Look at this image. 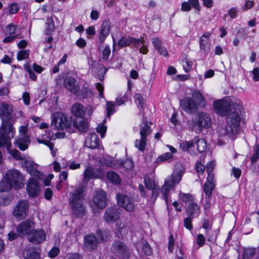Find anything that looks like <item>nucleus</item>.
Listing matches in <instances>:
<instances>
[{"label":"nucleus","instance_id":"57","mask_svg":"<svg viewBox=\"0 0 259 259\" xmlns=\"http://www.w3.org/2000/svg\"><path fill=\"white\" fill-rule=\"evenodd\" d=\"M254 152L251 157V161L252 163L256 162L259 159V146L256 145L254 148Z\"/></svg>","mask_w":259,"mask_h":259},{"label":"nucleus","instance_id":"2","mask_svg":"<svg viewBox=\"0 0 259 259\" xmlns=\"http://www.w3.org/2000/svg\"><path fill=\"white\" fill-rule=\"evenodd\" d=\"M233 107V111L226 118V122L231 132L237 134L240 130V115L243 109L240 104H235Z\"/></svg>","mask_w":259,"mask_h":259},{"label":"nucleus","instance_id":"45","mask_svg":"<svg viewBox=\"0 0 259 259\" xmlns=\"http://www.w3.org/2000/svg\"><path fill=\"white\" fill-rule=\"evenodd\" d=\"M128 233V229L127 227L124 226H118L116 228V235L119 238H123Z\"/></svg>","mask_w":259,"mask_h":259},{"label":"nucleus","instance_id":"37","mask_svg":"<svg viewBox=\"0 0 259 259\" xmlns=\"http://www.w3.org/2000/svg\"><path fill=\"white\" fill-rule=\"evenodd\" d=\"M215 188V184L210 182H205L204 184L203 190L204 191L206 198L209 199L211 196L212 192Z\"/></svg>","mask_w":259,"mask_h":259},{"label":"nucleus","instance_id":"46","mask_svg":"<svg viewBox=\"0 0 259 259\" xmlns=\"http://www.w3.org/2000/svg\"><path fill=\"white\" fill-rule=\"evenodd\" d=\"M142 249L144 253L147 256L151 255L153 252L152 249L146 240H144L142 243Z\"/></svg>","mask_w":259,"mask_h":259},{"label":"nucleus","instance_id":"24","mask_svg":"<svg viewBox=\"0 0 259 259\" xmlns=\"http://www.w3.org/2000/svg\"><path fill=\"white\" fill-rule=\"evenodd\" d=\"M110 32V22L108 20L103 21L99 33V41L100 44L104 42Z\"/></svg>","mask_w":259,"mask_h":259},{"label":"nucleus","instance_id":"28","mask_svg":"<svg viewBox=\"0 0 259 259\" xmlns=\"http://www.w3.org/2000/svg\"><path fill=\"white\" fill-rule=\"evenodd\" d=\"M29 137L27 136H24L21 138L16 139L14 142V144L21 151H24L27 149L29 146Z\"/></svg>","mask_w":259,"mask_h":259},{"label":"nucleus","instance_id":"17","mask_svg":"<svg viewBox=\"0 0 259 259\" xmlns=\"http://www.w3.org/2000/svg\"><path fill=\"white\" fill-rule=\"evenodd\" d=\"M23 164L31 176L35 177L38 179H42L44 175L37 169L38 165L34 162L28 159H25Z\"/></svg>","mask_w":259,"mask_h":259},{"label":"nucleus","instance_id":"59","mask_svg":"<svg viewBox=\"0 0 259 259\" xmlns=\"http://www.w3.org/2000/svg\"><path fill=\"white\" fill-rule=\"evenodd\" d=\"M188 2L196 11L199 12L201 10V7L198 0H188Z\"/></svg>","mask_w":259,"mask_h":259},{"label":"nucleus","instance_id":"20","mask_svg":"<svg viewBox=\"0 0 259 259\" xmlns=\"http://www.w3.org/2000/svg\"><path fill=\"white\" fill-rule=\"evenodd\" d=\"M13 106L11 105L1 103L0 104V118L3 121H10L12 118Z\"/></svg>","mask_w":259,"mask_h":259},{"label":"nucleus","instance_id":"9","mask_svg":"<svg viewBox=\"0 0 259 259\" xmlns=\"http://www.w3.org/2000/svg\"><path fill=\"white\" fill-rule=\"evenodd\" d=\"M144 184L147 190L151 191L149 193L151 200L153 203L156 201L159 194V187L156 184L155 181L147 175L144 177Z\"/></svg>","mask_w":259,"mask_h":259},{"label":"nucleus","instance_id":"19","mask_svg":"<svg viewBox=\"0 0 259 259\" xmlns=\"http://www.w3.org/2000/svg\"><path fill=\"white\" fill-rule=\"evenodd\" d=\"M46 238V232L42 229H34L29 234L28 239L33 244H39L45 241Z\"/></svg>","mask_w":259,"mask_h":259},{"label":"nucleus","instance_id":"42","mask_svg":"<svg viewBox=\"0 0 259 259\" xmlns=\"http://www.w3.org/2000/svg\"><path fill=\"white\" fill-rule=\"evenodd\" d=\"M147 138L144 137H141L140 140H136L135 142V146L139 149V151H144L147 143Z\"/></svg>","mask_w":259,"mask_h":259},{"label":"nucleus","instance_id":"23","mask_svg":"<svg viewBox=\"0 0 259 259\" xmlns=\"http://www.w3.org/2000/svg\"><path fill=\"white\" fill-rule=\"evenodd\" d=\"M64 86L74 95H77L79 92V83L74 78L71 76H67L64 78Z\"/></svg>","mask_w":259,"mask_h":259},{"label":"nucleus","instance_id":"6","mask_svg":"<svg viewBox=\"0 0 259 259\" xmlns=\"http://www.w3.org/2000/svg\"><path fill=\"white\" fill-rule=\"evenodd\" d=\"M181 180V175L179 171L175 174L165 179V183L161 188V192L162 198L165 200L166 204H168V196L171 188H174L176 184L179 183Z\"/></svg>","mask_w":259,"mask_h":259},{"label":"nucleus","instance_id":"21","mask_svg":"<svg viewBox=\"0 0 259 259\" xmlns=\"http://www.w3.org/2000/svg\"><path fill=\"white\" fill-rule=\"evenodd\" d=\"M140 43H143V37L136 38L131 36H122L118 41V46L122 48L126 46L131 47V45H134L138 48L137 46L139 45Z\"/></svg>","mask_w":259,"mask_h":259},{"label":"nucleus","instance_id":"4","mask_svg":"<svg viewBox=\"0 0 259 259\" xmlns=\"http://www.w3.org/2000/svg\"><path fill=\"white\" fill-rule=\"evenodd\" d=\"M72 124L71 118L61 112H55L52 115L51 126L57 130L69 129Z\"/></svg>","mask_w":259,"mask_h":259},{"label":"nucleus","instance_id":"58","mask_svg":"<svg viewBox=\"0 0 259 259\" xmlns=\"http://www.w3.org/2000/svg\"><path fill=\"white\" fill-rule=\"evenodd\" d=\"M134 98L135 99L136 102L139 104V106L141 108H143L144 107L143 98L141 94L139 93L135 94Z\"/></svg>","mask_w":259,"mask_h":259},{"label":"nucleus","instance_id":"38","mask_svg":"<svg viewBox=\"0 0 259 259\" xmlns=\"http://www.w3.org/2000/svg\"><path fill=\"white\" fill-rule=\"evenodd\" d=\"M174 157L173 155L171 154V153L170 152H166L164 153H163L161 155L159 156L156 161L155 163L156 164H160L161 162H165V161H168L169 162L170 160L172 159Z\"/></svg>","mask_w":259,"mask_h":259},{"label":"nucleus","instance_id":"49","mask_svg":"<svg viewBox=\"0 0 259 259\" xmlns=\"http://www.w3.org/2000/svg\"><path fill=\"white\" fill-rule=\"evenodd\" d=\"M118 163L126 169H131L134 167V163L131 159H127L124 161L120 160Z\"/></svg>","mask_w":259,"mask_h":259},{"label":"nucleus","instance_id":"11","mask_svg":"<svg viewBox=\"0 0 259 259\" xmlns=\"http://www.w3.org/2000/svg\"><path fill=\"white\" fill-rule=\"evenodd\" d=\"M117 202L118 205L126 211L132 212L135 208L134 200L129 196L121 193L116 194Z\"/></svg>","mask_w":259,"mask_h":259},{"label":"nucleus","instance_id":"18","mask_svg":"<svg viewBox=\"0 0 259 259\" xmlns=\"http://www.w3.org/2000/svg\"><path fill=\"white\" fill-rule=\"evenodd\" d=\"M26 190L30 197H37L40 193V186L37 180L34 178H30L26 185Z\"/></svg>","mask_w":259,"mask_h":259},{"label":"nucleus","instance_id":"35","mask_svg":"<svg viewBox=\"0 0 259 259\" xmlns=\"http://www.w3.org/2000/svg\"><path fill=\"white\" fill-rule=\"evenodd\" d=\"M13 185L5 176L4 179L0 182V192L10 191Z\"/></svg>","mask_w":259,"mask_h":259},{"label":"nucleus","instance_id":"16","mask_svg":"<svg viewBox=\"0 0 259 259\" xmlns=\"http://www.w3.org/2000/svg\"><path fill=\"white\" fill-rule=\"evenodd\" d=\"M98 245V239L94 234L91 233L84 236L83 246L85 250L92 251L97 249Z\"/></svg>","mask_w":259,"mask_h":259},{"label":"nucleus","instance_id":"60","mask_svg":"<svg viewBox=\"0 0 259 259\" xmlns=\"http://www.w3.org/2000/svg\"><path fill=\"white\" fill-rule=\"evenodd\" d=\"M60 252V249L57 247H53L49 252V256L51 258L55 257Z\"/></svg>","mask_w":259,"mask_h":259},{"label":"nucleus","instance_id":"5","mask_svg":"<svg viewBox=\"0 0 259 259\" xmlns=\"http://www.w3.org/2000/svg\"><path fill=\"white\" fill-rule=\"evenodd\" d=\"M110 250L119 259H130L131 253L127 246L122 241L116 240L111 245Z\"/></svg>","mask_w":259,"mask_h":259},{"label":"nucleus","instance_id":"30","mask_svg":"<svg viewBox=\"0 0 259 259\" xmlns=\"http://www.w3.org/2000/svg\"><path fill=\"white\" fill-rule=\"evenodd\" d=\"M194 144H196L197 150L200 153H202L206 150L207 144L204 139L200 138L198 136H195L194 138Z\"/></svg>","mask_w":259,"mask_h":259},{"label":"nucleus","instance_id":"52","mask_svg":"<svg viewBox=\"0 0 259 259\" xmlns=\"http://www.w3.org/2000/svg\"><path fill=\"white\" fill-rule=\"evenodd\" d=\"M9 13L10 14H16L20 9L19 6L16 3L11 4L9 7Z\"/></svg>","mask_w":259,"mask_h":259},{"label":"nucleus","instance_id":"61","mask_svg":"<svg viewBox=\"0 0 259 259\" xmlns=\"http://www.w3.org/2000/svg\"><path fill=\"white\" fill-rule=\"evenodd\" d=\"M39 255L36 251H31L27 254L25 259H39Z\"/></svg>","mask_w":259,"mask_h":259},{"label":"nucleus","instance_id":"39","mask_svg":"<svg viewBox=\"0 0 259 259\" xmlns=\"http://www.w3.org/2000/svg\"><path fill=\"white\" fill-rule=\"evenodd\" d=\"M214 164L212 162L208 163L206 166V171L207 172V181L206 182H210L211 183H214L213 180V174L211 173Z\"/></svg>","mask_w":259,"mask_h":259},{"label":"nucleus","instance_id":"8","mask_svg":"<svg viewBox=\"0 0 259 259\" xmlns=\"http://www.w3.org/2000/svg\"><path fill=\"white\" fill-rule=\"evenodd\" d=\"M106 193L103 190H98L96 192L93 199V210L94 212H98L97 209H104L107 205Z\"/></svg>","mask_w":259,"mask_h":259},{"label":"nucleus","instance_id":"47","mask_svg":"<svg viewBox=\"0 0 259 259\" xmlns=\"http://www.w3.org/2000/svg\"><path fill=\"white\" fill-rule=\"evenodd\" d=\"M11 198L9 194L0 195V206H6L10 204Z\"/></svg>","mask_w":259,"mask_h":259},{"label":"nucleus","instance_id":"54","mask_svg":"<svg viewBox=\"0 0 259 259\" xmlns=\"http://www.w3.org/2000/svg\"><path fill=\"white\" fill-rule=\"evenodd\" d=\"M238 37L246 38L248 34V29L245 27L240 28L237 31Z\"/></svg>","mask_w":259,"mask_h":259},{"label":"nucleus","instance_id":"7","mask_svg":"<svg viewBox=\"0 0 259 259\" xmlns=\"http://www.w3.org/2000/svg\"><path fill=\"white\" fill-rule=\"evenodd\" d=\"M213 109L216 113L221 116H228L233 111V108L235 104H239L238 103L230 104L226 100L222 99L213 102Z\"/></svg>","mask_w":259,"mask_h":259},{"label":"nucleus","instance_id":"41","mask_svg":"<svg viewBox=\"0 0 259 259\" xmlns=\"http://www.w3.org/2000/svg\"><path fill=\"white\" fill-rule=\"evenodd\" d=\"M144 125L141 126L140 134L141 137H144L147 138V137L151 134L152 131L147 121L144 122Z\"/></svg>","mask_w":259,"mask_h":259},{"label":"nucleus","instance_id":"10","mask_svg":"<svg viewBox=\"0 0 259 259\" xmlns=\"http://www.w3.org/2000/svg\"><path fill=\"white\" fill-rule=\"evenodd\" d=\"M194 126H198L199 130L201 131L202 128H207L211 125V119L207 113L201 112L195 116L192 120Z\"/></svg>","mask_w":259,"mask_h":259},{"label":"nucleus","instance_id":"14","mask_svg":"<svg viewBox=\"0 0 259 259\" xmlns=\"http://www.w3.org/2000/svg\"><path fill=\"white\" fill-rule=\"evenodd\" d=\"M29 203L27 200H20L18 202L17 205L14 207L13 214L16 218H24L29 210Z\"/></svg>","mask_w":259,"mask_h":259},{"label":"nucleus","instance_id":"32","mask_svg":"<svg viewBox=\"0 0 259 259\" xmlns=\"http://www.w3.org/2000/svg\"><path fill=\"white\" fill-rule=\"evenodd\" d=\"M106 178L110 183L114 185H119L121 183V179L119 176L113 171H109L106 174Z\"/></svg>","mask_w":259,"mask_h":259},{"label":"nucleus","instance_id":"56","mask_svg":"<svg viewBox=\"0 0 259 259\" xmlns=\"http://www.w3.org/2000/svg\"><path fill=\"white\" fill-rule=\"evenodd\" d=\"M28 51L21 50L18 52L17 58L18 60L20 61L28 58Z\"/></svg>","mask_w":259,"mask_h":259},{"label":"nucleus","instance_id":"53","mask_svg":"<svg viewBox=\"0 0 259 259\" xmlns=\"http://www.w3.org/2000/svg\"><path fill=\"white\" fill-rule=\"evenodd\" d=\"M106 110L107 116H109L111 114L115 112L114 106L115 105L112 102H107L106 103Z\"/></svg>","mask_w":259,"mask_h":259},{"label":"nucleus","instance_id":"31","mask_svg":"<svg viewBox=\"0 0 259 259\" xmlns=\"http://www.w3.org/2000/svg\"><path fill=\"white\" fill-rule=\"evenodd\" d=\"M257 252H259V247L245 248L243 252V259H252Z\"/></svg>","mask_w":259,"mask_h":259},{"label":"nucleus","instance_id":"12","mask_svg":"<svg viewBox=\"0 0 259 259\" xmlns=\"http://www.w3.org/2000/svg\"><path fill=\"white\" fill-rule=\"evenodd\" d=\"M182 109L190 114H195L198 110V105L196 101L190 97H186L180 101Z\"/></svg>","mask_w":259,"mask_h":259},{"label":"nucleus","instance_id":"34","mask_svg":"<svg viewBox=\"0 0 259 259\" xmlns=\"http://www.w3.org/2000/svg\"><path fill=\"white\" fill-rule=\"evenodd\" d=\"M192 97L197 101L198 106L204 107L206 105V101L202 94L198 90H194L192 94Z\"/></svg>","mask_w":259,"mask_h":259},{"label":"nucleus","instance_id":"64","mask_svg":"<svg viewBox=\"0 0 259 259\" xmlns=\"http://www.w3.org/2000/svg\"><path fill=\"white\" fill-rule=\"evenodd\" d=\"M205 238L203 235L199 234L197 237V244L201 247L204 244Z\"/></svg>","mask_w":259,"mask_h":259},{"label":"nucleus","instance_id":"44","mask_svg":"<svg viewBox=\"0 0 259 259\" xmlns=\"http://www.w3.org/2000/svg\"><path fill=\"white\" fill-rule=\"evenodd\" d=\"M84 179L89 181L91 179L96 178L94 174V170L93 168L89 167L84 171Z\"/></svg>","mask_w":259,"mask_h":259},{"label":"nucleus","instance_id":"33","mask_svg":"<svg viewBox=\"0 0 259 259\" xmlns=\"http://www.w3.org/2000/svg\"><path fill=\"white\" fill-rule=\"evenodd\" d=\"M212 32H205L201 37L199 38V47L201 50L204 52H206V45L208 43V39Z\"/></svg>","mask_w":259,"mask_h":259},{"label":"nucleus","instance_id":"1","mask_svg":"<svg viewBox=\"0 0 259 259\" xmlns=\"http://www.w3.org/2000/svg\"><path fill=\"white\" fill-rule=\"evenodd\" d=\"M83 187H79L70 194L69 203L72 213L76 218H82L85 215V209L83 206Z\"/></svg>","mask_w":259,"mask_h":259},{"label":"nucleus","instance_id":"63","mask_svg":"<svg viewBox=\"0 0 259 259\" xmlns=\"http://www.w3.org/2000/svg\"><path fill=\"white\" fill-rule=\"evenodd\" d=\"M191 10V5L188 2H184L181 4V10L183 12H189Z\"/></svg>","mask_w":259,"mask_h":259},{"label":"nucleus","instance_id":"36","mask_svg":"<svg viewBox=\"0 0 259 259\" xmlns=\"http://www.w3.org/2000/svg\"><path fill=\"white\" fill-rule=\"evenodd\" d=\"M47 27L45 31L46 35H51L55 31V26L53 19L51 17H48L46 20Z\"/></svg>","mask_w":259,"mask_h":259},{"label":"nucleus","instance_id":"29","mask_svg":"<svg viewBox=\"0 0 259 259\" xmlns=\"http://www.w3.org/2000/svg\"><path fill=\"white\" fill-rule=\"evenodd\" d=\"M71 112L75 118H82L85 114L83 106L78 103H74L71 107Z\"/></svg>","mask_w":259,"mask_h":259},{"label":"nucleus","instance_id":"48","mask_svg":"<svg viewBox=\"0 0 259 259\" xmlns=\"http://www.w3.org/2000/svg\"><path fill=\"white\" fill-rule=\"evenodd\" d=\"M24 69L28 73L30 78L33 80H35L36 79L37 76L32 70L31 65L29 63H25L24 65Z\"/></svg>","mask_w":259,"mask_h":259},{"label":"nucleus","instance_id":"55","mask_svg":"<svg viewBox=\"0 0 259 259\" xmlns=\"http://www.w3.org/2000/svg\"><path fill=\"white\" fill-rule=\"evenodd\" d=\"M193 218L189 217H187L184 220V226L188 230L191 231L193 229V225L192 223V220Z\"/></svg>","mask_w":259,"mask_h":259},{"label":"nucleus","instance_id":"25","mask_svg":"<svg viewBox=\"0 0 259 259\" xmlns=\"http://www.w3.org/2000/svg\"><path fill=\"white\" fill-rule=\"evenodd\" d=\"M200 212V206L195 202H191L186 209L187 215L193 219L198 218Z\"/></svg>","mask_w":259,"mask_h":259},{"label":"nucleus","instance_id":"51","mask_svg":"<svg viewBox=\"0 0 259 259\" xmlns=\"http://www.w3.org/2000/svg\"><path fill=\"white\" fill-rule=\"evenodd\" d=\"M18 29V26L13 23L9 24L6 27V32L10 35L14 34Z\"/></svg>","mask_w":259,"mask_h":259},{"label":"nucleus","instance_id":"50","mask_svg":"<svg viewBox=\"0 0 259 259\" xmlns=\"http://www.w3.org/2000/svg\"><path fill=\"white\" fill-rule=\"evenodd\" d=\"M106 122V119H104L102 123H100L96 127V131L98 133L100 134L101 138H104L105 134L107 131V127L104 125Z\"/></svg>","mask_w":259,"mask_h":259},{"label":"nucleus","instance_id":"13","mask_svg":"<svg viewBox=\"0 0 259 259\" xmlns=\"http://www.w3.org/2000/svg\"><path fill=\"white\" fill-rule=\"evenodd\" d=\"M34 228V223L30 219L22 221L16 227L17 232L20 237L27 235L28 237Z\"/></svg>","mask_w":259,"mask_h":259},{"label":"nucleus","instance_id":"26","mask_svg":"<svg viewBox=\"0 0 259 259\" xmlns=\"http://www.w3.org/2000/svg\"><path fill=\"white\" fill-rule=\"evenodd\" d=\"M99 144V139L97 134L95 132L91 133L87 138L85 142V146L92 149L97 148Z\"/></svg>","mask_w":259,"mask_h":259},{"label":"nucleus","instance_id":"3","mask_svg":"<svg viewBox=\"0 0 259 259\" xmlns=\"http://www.w3.org/2000/svg\"><path fill=\"white\" fill-rule=\"evenodd\" d=\"M1 137L0 139V148L6 146L9 149L11 146L10 140L13 138L15 128L10 121H3L1 126Z\"/></svg>","mask_w":259,"mask_h":259},{"label":"nucleus","instance_id":"43","mask_svg":"<svg viewBox=\"0 0 259 259\" xmlns=\"http://www.w3.org/2000/svg\"><path fill=\"white\" fill-rule=\"evenodd\" d=\"M194 145V138L190 141H184L180 144V148L183 151H188L190 154H192L189 149L192 147Z\"/></svg>","mask_w":259,"mask_h":259},{"label":"nucleus","instance_id":"22","mask_svg":"<svg viewBox=\"0 0 259 259\" xmlns=\"http://www.w3.org/2000/svg\"><path fill=\"white\" fill-rule=\"evenodd\" d=\"M120 213L118 208L116 207H108L104 213V218L107 223L116 222L120 217Z\"/></svg>","mask_w":259,"mask_h":259},{"label":"nucleus","instance_id":"15","mask_svg":"<svg viewBox=\"0 0 259 259\" xmlns=\"http://www.w3.org/2000/svg\"><path fill=\"white\" fill-rule=\"evenodd\" d=\"M5 176L13 185L14 188L16 189L21 188L23 178L21 173L18 170L16 169L9 170L6 172Z\"/></svg>","mask_w":259,"mask_h":259},{"label":"nucleus","instance_id":"40","mask_svg":"<svg viewBox=\"0 0 259 259\" xmlns=\"http://www.w3.org/2000/svg\"><path fill=\"white\" fill-rule=\"evenodd\" d=\"M218 133L220 136H228L229 137H231L236 134V133L231 132V128L229 127L228 124L226 126L220 127Z\"/></svg>","mask_w":259,"mask_h":259},{"label":"nucleus","instance_id":"62","mask_svg":"<svg viewBox=\"0 0 259 259\" xmlns=\"http://www.w3.org/2000/svg\"><path fill=\"white\" fill-rule=\"evenodd\" d=\"M175 240L172 234L169 236L168 243V250L169 252H172L174 250Z\"/></svg>","mask_w":259,"mask_h":259},{"label":"nucleus","instance_id":"27","mask_svg":"<svg viewBox=\"0 0 259 259\" xmlns=\"http://www.w3.org/2000/svg\"><path fill=\"white\" fill-rule=\"evenodd\" d=\"M72 123L73 126L81 132L84 133L88 130L89 123L88 120L84 118H75Z\"/></svg>","mask_w":259,"mask_h":259}]
</instances>
